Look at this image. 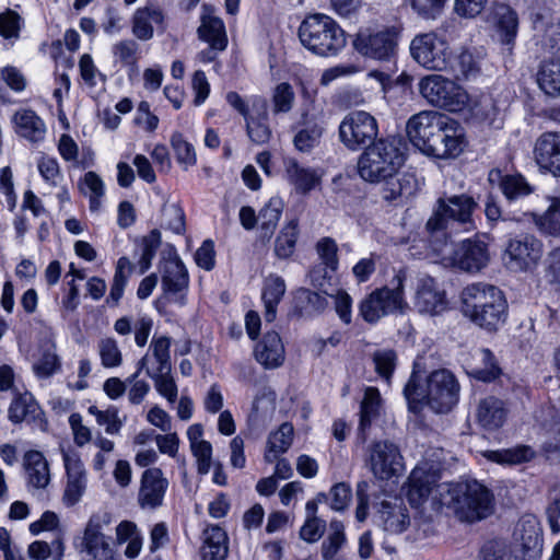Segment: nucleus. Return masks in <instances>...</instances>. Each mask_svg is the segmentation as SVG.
Here are the masks:
<instances>
[{
    "instance_id": "nucleus-57",
    "label": "nucleus",
    "mask_w": 560,
    "mask_h": 560,
    "mask_svg": "<svg viewBox=\"0 0 560 560\" xmlns=\"http://www.w3.org/2000/svg\"><path fill=\"white\" fill-rule=\"evenodd\" d=\"M293 427L291 423H282L268 439L269 452L284 453L292 444Z\"/></svg>"
},
{
    "instance_id": "nucleus-1",
    "label": "nucleus",
    "mask_w": 560,
    "mask_h": 560,
    "mask_svg": "<svg viewBox=\"0 0 560 560\" xmlns=\"http://www.w3.org/2000/svg\"><path fill=\"white\" fill-rule=\"evenodd\" d=\"M410 142L422 153L436 159H453L465 148L463 128L448 116L435 110H423L407 122Z\"/></svg>"
},
{
    "instance_id": "nucleus-30",
    "label": "nucleus",
    "mask_w": 560,
    "mask_h": 560,
    "mask_svg": "<svg viewBox=\"0 0 560 560\" xmlns=\"http://www.w3.org/2000/svg\"><path fill=\"white\" fill-rule=\"evenodd\" d=\"M467 368L470 376L482 382H492L502 373L494 354L487 348L475 349Z\"/></svg>"
},
{
    "instance_id": "nucleus-22",
    "label": "nucleus",
    "mask_w": 560,
    "mask_h": 560,
    "mask_svg": "<svg viewBox=\"0 0 560 560\" xmlns=\"http://www.w3.org/2000/svg\"><path fill=\"white\" fill-rule=\"evenodd\" d=\"M13 131L31 143L45 139L47 128L45 121L31 108H20L11 117Z\"/></svg>"
},
{
    "instance_id": "nucleus-44",
    "label": "nucleus",
    "mask_w": 560,
    "mask_h": 560,
    "mask_svg": "<svg viewBox=\"0 0 560 560\" xmlns=\"http://www.w3.org/2000/svg\"><path fill=\"white\" fill-rule=\"evenodd\" d=\"M469 108L471 115L482 121H488L492 125L499 114V108L489 94H481L477 97L469 96V104L466 106Z\"/></svg>"
},
{
    "instance_id": "nucleus-59",
    "label": "nucleus",
    "mask_w": 560,
    "mask_h": 560,
    "mask_svg": "<svg viewBox=\"0 0 560 560\" xmlns=\"http://www.w3.org/2000/svg\"><path fill=\"white\" fill-rule=\"evenodd\" d=\"M316 250L326 268L336 271L338 268V246L334 238L323 237L316 244Z\"/></svg>"
},
{
    "instance_id": "nucleus-50",
    "label": "nucleus",
    "mask_w": 560,
    "mask_h": 560,
    "mask_svg": "<svg viewBox=\"0 0 560 560\" xmlns=\"http://www.w3.org/2000/svg\"><path fill=\"white\" fill-rule=\"evenodd\" d=\"M295 93L288 82L276 85L272 91V112L275 115L287 114L293 108Z\"/></svg>"
},
{
    "instance_id": "nucleus-56",
    "label": "nucleus",
    "mask_w": 560,
    "mask_h": 560,
    "mask_svg": "<svg viewBox=\"0 0 560 560\" xmlns=\"http://www.w3.org/2000/svg\"><path fill=\"white\" fill-rule=\"evenodd\" d=\"M171 144L177 162L184 165L185 168L196 164L197 158L195 149L191 143L184 139L182 133H174L171 138Z\"/></svg>"
},
{
    "instance_id": "nucleus-4",
    "label": "nucleus",
    "mask_w": 560,
    "mask_h": 560,
    "mask_svg": "<svg viewBox=\"0 0 560 560\" xmlns=\"http://www.w3.org/2000/svg\"><path fill=\"white\" fill-rule=\"evenodd\" d=\"M463 314L488 331H495L505 323L508 302L495 285L476 282L464 288L460 294Z\"/></svg>"
},
{
    "instance_id": "nucleus-13",
    "label": "nucleus",
    "mask_w": 560,
    "mask_h": 560,
    "mask_svg": "<svg viewBox=\"0 0 560 560\" xmlns=\"http://www.w3.org/2000/svg\"><path fill=\"white\" fill-rule=\"evenodd\" d=\"M378 124L374 116L364 110H352L341 120L338 129L340 142L351 151H358L374 142Z\"/></svg>"
},
{
    "instance_id": "nucleus-20",
    "label": "nucleus",
    "mask_w": 560,
    "mask_h": 560,
    "mask_svg": "<svg viewBox=\"0 0 560 560\" xmlns=\"http://www.w3.org/2000/svg\"><path fill=\"white\" fill-rule=\"evenodd\" d=\"M8 417L12 423L26 422L43 431L48 425L44 411L28 392L19 394L13 398L9 407Z\"/></svg>"
},
{
    "instance_id": "nucleus-52",
    "label": "nucleus",
    "mask_w": 560,
    "mask_h": 560,
    "mask_svg": "<svg viewBox=\"0 0 560 560\" xmlns=\"http://www.w3.org/2000/svg\"><path fill=\"white\" fill-rule=\"evenodd\" d=\"M89 413L94 416L100 425L105 427L108 434H118L122 428V421L119 418L118 409L114 406L106 410H100L96 406H90Z\"/></svg>"
},
{
    "instance_id": "nucleus-48",
    "label": "nucleus",
    "mask_w": 560,
    "mask_h": 560,
    "mask_svg": "<svg viewBox=\"0 0 560 560\" xmlns=\"http://www.w3.org/2000/svg\"><path fill=\"white\" fill-rule=\"evenodd\" d=\"M116 62L135 70L140 59L139 44L133 39H122L112 48Z\"/></svg>"
},
{
    "instance_id": "nucleus-41",
    "label": "nucleus",
    "mask_w": 560,
    "mask_h": 560,
    "mask_svg": "<svg viewBox=\"0 0 560 560\" xmlns=\"http://www.w3.org/2000/svg\"><path fill=\"white\" fill-rule=\"evenodd\" d=\"M299 236V222L296 219L289 221L280 231L275 242V254L280 259L291 257L295 250Z\"/></svg>"
},
{
    "instance_id": "nucleus-7",
    "label": "nucleus",
    "mask_w": 560,
    "mask_h": 560,
    "mask_svg": "<svg viewBox=\"0 0 560 560\" xmlns=\"http://www.w3.org/2000/svg\"><path fill=\"white\" fill-rule=\"evenodd\" d=\"M298 35L307 50L320 57L336 56L347 45L345 31L332 18L324 13L305 16Z\"/></svg>"
},
{
    "instance_id": "nucleus-39",
    "label": "nucleus",
    "mask_w": 560,
    "mask_h": 560,
    "mask_svg": "<svg viewBox=\"0 0 560 560\" xmlns=\"http://www.w3.org/2000/svg\"><path fill=\"white\" fill-rule=\"evenodd\" d=\"M537 82L547 95H560V58L541 63L537 73Z\"/></svg>"
},
{
    "instance_id": "nucleus-3",
    "label": "nucleus",
    "mask_w": 560,
    "mask_h": 560,
    "mask_svg": "<svg viewBox=\"0 0 560 560\" xmlns=\"http://www.w3.org/2000/svg\"><path fill=\"white\" fill-rule=\"evenodd\" d=\"M419 362L413 364V372L404 388L405 398L409 409L420 411L428 405L438 413L448 412L458 401L459 384L456 377L447 370L433 371L427 378L425 385L416 371Z\"/></svg>"
},
{
    "instance_id": "nucleus-17",
    "label": "nucleus",
    "mask_w": 560,
    "mask_h": 560,
    "mask_svg": "<svg viewBox=\"0 0 560 560\" xmlns=\"http://www.w3.org/2000/svg\"><path fill=\"white\" fill-rule=\"evenodd\" d=\"M171 338L166 336L153 337L147 353L138 361V372L145 371L149 377L172 372Z\"/></svg>"
},
{
    "instance_id": "nucleus-54",
    "label": "nucleus",
    "mask_w": 560,
    "mask_h": 560,
    "mask_svg": "<svg viewBox=\"0 0 560 560\" xmlns=\"http://www.w3.org/2000/svg\"><path fill=\"white\" fill-rule=\"evenodd\" d=\"M97 349L104 368L113 369L121 365L122 354L114 338L106 337L101 339L98 341Z\"/></svg>"
},
{
    "instance_id": "nucleus-49",
    "label": "nucleus",
    "mask_w": 560,
    "mask_h": 560,
    "mask_svg": "<svg viewBox=\"0 0 560 560\" xmlns=\"http://www.w3.org/2000/svg\"><path fill=\"white\" fill-rule=\"evenodd\" d=\"M61 362L56 353L55 346H50L40 352V355L33 364V371L39 378H48L57 373Z\"/></svg>"
},
{
    "instance_id": "nucleus-43",
    "label": "nucleus",
    "mask_w": 560,
    "mask_h": 560,
    "mask_svg": "<svg viewBox=\"0 0 560 560\" xmlns=\"http://www.w3.org/2000/svg\"><path fill=\"white\" fill-rule=\"evenodd\" d=\"M329 527L330 533L322 542L320 547V553L324 560H334L347 541L345 527L340 521L332 520Z\"/></svg>"
},
{
    "instance_id": "nucleus-32",
    "label": "nucleus",
    "mask_w": 560,
    "mask_h": 560,
    "mask_svg": "<svg viewBox=\"0 0 560 560\" xmlns=\"http://www.w3.org/2000/svg\"><path fill=\"white\" fill-rule=\"evenodd\" d=\"M284 174L287 180L294 186L300 194H307L314 189L320 180L314 168L304 167L293 158L284 160Z\"/></svg>"
},
{
    "instance_id": "nucleus-35",
    "label": "nucleus",
    "mask_w": 560,
    "mask_h": 560,
    "mask_svg": "<svg viewBox=\"0 0 560 560\" xmlns=\"http://www.w3.org/2000/svg\"><path fill=\"white\" fill-rule=\"evenodd\" d=\"M287 290L283 278L278 275H269L265 281L261 291V300L265 306V319L273 322L277 316V307L281 302Z\"/></svg>"
},
{
    "instance_id": "nucleus-11",
    "label": "nucleus",
    "mask_w": 560,
    "mask_h": 560,
    "mask_svg": "<svg viewBox=\"0 0 560 560\" xmlns=\"http://www.w3.org/2000/svg\"><path fill=\"white\" fill-rule=\"evenodd\" d=\"M544 254V244L532 234L511 237L502 253L503 266L511 272L533 271Z\"/></svg>"
},
{
    "instance_id": "nucleus-18",
    "label": "nucleus",
    "mask_w": 560,
    "mask_h": 560,
    "mask_svg": "<svg viewBox=\"0 0 560 560\" xmlns=\"http://www.w3.org/2000/svg\"><path fill=\"white\" fill-rule=\"evenodd\" d=\"M376 518L380 526L385 532L392 534H400L405 532L409 524L410 517L402 499L394 497L376 503Z\"/></svg>"
},
{
    "instance_id": "nucleus-21",
    "label": "nucleus",
    "mask_w": 560,
    "mask_h": 560,
    "mask_svg": "<svg viewBox=\"0 0 560 560\" xmlns=\"http://www.w3.org/2000/svg\"><path fill=\"white\" fill-rule=\"evenodd\" d=\"M453 264L468 272H477L489 261L487 244L481 241L466 240L462 242L452 256Z\"/></svg>"
},
{
    "instance_id": "nucleus-29",
    "label": "nucleus",
    "mask_w": 560,
    "mask_h": 560,
    "mask_svg": "<svg viewBox=\"0 0 560 560\" xmlns=\"http://www.w3.org/2000/svg\"><path fill=\"white\" fill-rule=\"evenodd\" d=\"M492 14L500 42L511 51L518 30L517 13L505 3H497Z\"/></svg>"
},
{
    "instance_id": "nucleus-40",
    "label": "nucleus",
    "mask_w": 560,
    "mask_h": 560,
    "mask_svg": "<svg viewBox=\"0 0 560 560\" xmlns=\"http://www.w3.org/2000/svg\"><path fill=\"white\" fill-rule=\"evenodd\" d=\"M324 133V127L316 122L306 120L293 138V143L300 152H311L320 142Z\"/></svg>"
},
{
    "instance_id": "nucleus-2",
    "label": "nucleus",
    "mask_w": 560,
    "mask_h": 560,
    "mask_svg": "<svg viewBox=\"0 0 560 560\" xmlns=\"http://www.w3.org/2000/svg\"><path fill=\"white\" fill-rule=\"evenodd\" d=\"M477 207L475 199L465 194L439 198L425 225L432 250L443 254L452 232L475 230L474 212Z\"/></svg>"
},
{
    "instance_id": "nucleus-62",
    "label": "nucleus",
    "mask_w": 560,
    "mask_h": 560,
    "mask_svg": "<svg viewBox=\"0 0 560 560\" xmlns=\"http://www.w3.org/2000/svg\"><path fill=\"white\" fill-rule=\"evenodd\" d=\"M154 382L155 389L160 395L165 397L171 404L177 399V385L172 376V372L167 374H159L158 376L150 377Z\"/></svg>"
},
{
    "instance_id": "nucleus-14",
    "label": "nucleus",
    "mask_w": 560,
    "mask_h": 560,
    "mask_svg": "<svg viewBox=\"0 0 560 560\" xmlns=\"http://www.w3.org/2000/svg\"><path fill=\"white\" fill-rule=\"evenodd\" d=\"M412 58L422 67L434 71H446L451 52L447 43L434 32L417 35L410 44Z\"/></svg>"
},
{
    "instance_id": "nucleus-42",
    "label": "nucleus",
    "mask_w": 560,
    "mask_h": 560,
    "mask_svg": "<svg viewBox=\"0 0 560 560\" xmlns=\"http://www.w3.org/2000/svg\"><path fill=\"white\" fill-rule=\"evenodd\" d=\"M534 28L540 34L541 47L551 54L560 50V23L545 21L542 16L537 15L534 21Z\"/></svg>"
},
{
    "instance_id": "nucleus-38",
    "label": "nucleus",
    "mask_w": 560,
    "mask_h": 560,
    "mask_svg": "<svg viewBox=\"0 0 560 560\" xmlns=\"http://www.w3.org/2000/svg\"><path fill=\"white\" fill-rule=\"evenodd\" d=\"M283 211V202L280 198H271L259 211V238L269 242L272 237Z\"/></svg>"
},
{
    "instance_id": "nucleus-9",
    "label": "nucleus",
    "mask_w": 560,
    "mask_h": 560,
    "mask_svg": "<svg viewBox=\"0 0 560 560\" xmlns=\"http://www.w3.org/2000/svg\"><path fill=\"white\" fill-rule=\"evenodd\" d=\"M110 518L107 514H93L85 525L83 535L74 542L82 560H120L116 544L105 533Z\"/></svg>"
},
{
    "instance_id": "nucleus-53",
    "label": "nucleus",
    "mask_w": 560,
    "mask_h": 560,
    "mask_svg": "<svg viewBox=\"0 0 560 560\" xmlns=\"http://www.w3.org/2000/svg\"><path fill=\"white\" fill-rule=\"evenodd\" d=\"M372 360L375 372L389 383L397 364L396 352L393 349L376 350L372 355Z\"/></svg>"
},
{
    "instance_id": "nucleus-33",
    "label": "nucleus",
    "mask_w": 560,
    "mask_h": 560,
    "mask_svg": "<svg viewBox=\"0 0 560 560\" xmlns=\"http://www.w3.org/2000/svg\"><path fill=\"white\" fill-rule=\"evenodd\" d=\"M164 15L162 11L153 7L139 8L132 16V34L139 40H149L153 37V24L163 23Z\"/></svg>"
},
{
    "instance_id": "nucleus-63",
    "label": "nucleus",
    "mask_w": 560,
    "mask_h": 560,
    "mask_svg": "<svg viewBox=\"0 0 560 560\" xmlns=\"http://www.w3.org/2000/svg\"><path fill=\"white\" fill-rule=\"evenodd\" d=\"M37 167L44 180L52 186H56L62 177L59 164L55 158L42 156L38 160Z\"/></svg>"
},
{
    "instance_id": "nucleus-58",
    "label": "nucleus",
    "mask_w": 560,
    "mask_h": 560,
    "mask_svg": "<svg viewBox=\"0 0 560 560\" xmlns=\"http://www.w3.org/2000/svg\"><path fill=\"white\" fill-rule=\"evenodd\" d=\"M447 0H404V3L423 19L435 20L443 11Z\"/></svg>"
},
{
    "instance_id": "nucleus-23",
    "label": "nucleus",
    "mask_w": 560,
    "mask_h": 560,
    "mask_svg": "<svg viewBox=\"0 0 560 560\" xmlns=\"http://www.w3.org/2000/svg\"><path fill=\"white\" fill-rule=\"evenodd\" d=\"M416 306L421 313L439 315L447 307V302L443 291L438 289L436 282L431 277L420 279Z\"/></svg>"
},
{
    "instance_id": "nucleus-16",
    "label": "nucleus",
    "mask_w": 560,
    "mask_h": 560,
    "mask_svg": "<svg viewBox=\"0 0 560 560\" xmlns=\"http://www.w3.org/2000/svg\"><path fill=\"white\" fill-rule=\"evenodd\" d=\"M168 480L161 468H147L140 478L137 503L143 511H155L163 506Z\"/></svg>"
},
{
    "instance_id": "nucleus-10",
    "label": "nucleus",
    "mask_w": 560,
    "mask_h": 560,
    "mask_svg": "<svg viewBox=\"0 0 560 560\" xmlns=\"http://www.w3.org/2000/svg\"><path fill=\"white\" fill-rule=\"evenodd\" d=\"M419 92L432 106L457 113L469 104L468 93L453 80L429 74L419 81Z\"/></svg>"
},
{
    "instance_id": "nucleus-34",
    "label": "nucleus",
    "mask_w": 560,
    "mask_h": 560,
    "mask_svg": "<svg viewBox=\"0 0 560 560\" xmlns=\"http://www.w3.org/2000/svg\"><path fill=\"white\" fill-rule=\"evenodd\" d=\"M382 407V398L376 387H368L360 407V422L358 439L364 443L366 441V430L371 423L378 418Z\"/></svg>"
},
{
    "instance_id": "nucleus-28",
    "label": "nucleus",
    "mask_w": 560,
    "mask_h": 560,
    "mask_svg": "<svg viewBox=\"0 0 560 560\" xmlns=\"http://www.w3.org/2000/svg\"><path fill=\"white\" fill-rule=\"evenodd\" d=\"M27 486L33 489H45L50 481L49 464L39 451H27L23 456Z\"/></svg>"
},
{
    "instance_id": "nucleus-64",
    "label": "nucleus",
    "mask_w": 560,
    "mask_h": 560,
    "mask_svg": "<svg viewBox=\"0 0 560 560\" xmlns=\"http://www.w3.org/2000/svg\"><path fill=\"white\" fill-rule=\"evenodd\" d=\"M141 372L138 370L130 375L126 382L131 384L128 390V399L132 405H139L143 401L144 397L150 392V385L143 380H138Z\"/></svg>"
},
{
    "instance_id": "nucleus-61",
    "label": "nucleus",
    "mask_w": 560,
    "mask_h": 560,
    "mask_svg": "<svg viewBox=\"0 0 560 560\" xmlns=\"http://www.w3.org/2000/svg\"><path fill=\"white\" fill-rule=\"evenodd\" d=\"M190 451L196 458L197 462V471L200 475H207L211 468L212 462V445L210 442L206 441L202 443H198L190 447Z\"/></svg>"
},
{
    "instance_id": "nucleus-25",
    "label": "nucleus",
    "mask_w": 560,
    "mask_h": 560,
    "mask_svg": "<svg viewBox=\"0 0 560 560\" xmlns=\"http://www.w3.org/2000/svg\"><path fill=\"white\" fill-rule=\"evenodd\" d=\"M198 36L211 47L225 50L228 36L223 21L214 15L213 9L207 4L202 7L201 24Z\"/></svg>"
},
{
    "instance_id": "nucleus-36",
    "label": "nucleus",
    "mask_w": 560,
    "mask_h": 560,
    "mask_svg": "<svg viewBox=\"0 0 560 560\" xmlns=\"http://www.w3.org/2000/svg\"><path fill=\"white\" fill-rule=\"evenodd\" d=\"M203 536L201 559L225 560L229 551L226 533L220 526L212 525L205 529Z\"/></svg>"
},
{
    "instance_id": "nucleus-37",
    "label": "nucleus",
    "mask_w": 560,
    "mask_h": 560,
    "mask_svg": "<svg viewBox=\"0 0 560 560\" xmlns=\"http://www.w3.org/2000/svg\"><path fill=\"white\" fill-rule=\"evenodd\" d=\"M383 182L385 185L382 188V198L388 202L407 198L417 190V179L410 173H404L398 177L392 176Z\"/></svg>"
},
{
    "instance_id": "nucleus-55",
    "label": "nucleus",
    "mask_w": 560,
    "mask_h": 560,
    "mask_svg": "<svg viewBox=\"0 0 560 560\" xmlns=\"http://www.w3.org/2000/svg\"><path fill=\"white\" fill-rule=\"evenodd\" d=\"M535 451L527 445H517L513 448L493 453V459L502 464L516 465L529 462L535 457Z\"/></svg>"
},
{
    "instance_id": "nucleus-27",
    "label": "nucleus",
    "mask_w": 560,
    "mask_h": 560,
    "mask_svg": "<svg viewBox=\"0 0 560 560\" xmlns=\"http://www.w3.org/2000/svg\"><path fill=\"white\" fill-rule=\"evenodd\" d=\"M246 120V130L249 139L256 144H265L270 140L271 130L268 125L267 102L264 98H255L252 112Z\"/></svg>"
},
{
    "instance_id": "nucleus-51",
    "label": "nucleus",
    "mask_w": 560,
    "mask_h": 560,
    "mask_svg": "<svg viewBox=\"0 0 560 560\" xmlns=\"http://www.w3.org/2000/svg\"><path fill=\"white\" fill-rule=\"evenodd\" d=\"M409 497L411 501L415 500V495H418L419 499H424L431 492L433 479L422 467L417 466L409 476Z\"/></svg>"
},
{
    "instance_id": "nucleus-12",
    "label": "nucleus",
    "mask_w": 560,
    "mask_h": 560,
    "mask_svg": "<svg viewBox=\"0 0 560 560\" xmlns=\"http://www.w3.org/2000/svg\"><path fill=\"white\" fill-rule=\"evenodd\" d=\"M398 33L395 27H361L352 42L361 56L375 60H389L396 52Z\"/></svg>"
},
{
    "instance_id": "nucleus-31",
    "label": "nucleus",
    "mask_w": 560,
    "mask_h": 560,
    "mask_svg": "<svg viewBox=\"0 0 560 560\" xmlns=\"http://www.w3.org/2000/svg\"><path fill=\"white\" fill-rule=\"evenodd\" d=\"M161 272L164 292L176 294L187 289L189 283L188 271L177 256L165 259Z\"/></svg>"
},
{
    "instance_id": "nucleus-5",
    "label": "nucleus",
    "mask_w": 560,
    "mask_h": 560,
    "mask_svg": "<svg viewBox=\"0 0 560 560\" xmlns=\"http://www.w3.org/2000/svg\"><path fill=\"white\" fill-rule=\"evenodd\" d=\"M441 503L465 522L483 520L493 512V495L477 480L450 483L439 490Z\"/></svg>"
},
{
    "instance_id": "nucleus-19",
    "label": "nucleus",
    "mask_w": 560,
    "mask_h": 560,
    "mask_svg": "<svg viewBox=\"0 0 560 560\" xmlns=\"http://www.w3.org/2000/svg\"><path fill=\"white\" fill-rule=\"evenodd\" d=\"M533 154L540 170L560 176V132L541 133L535 141Z\"/></svg>"
},
{
    "instance_id": "nucleus-24",
    "label": "nucleus",
    "mask_w": 560,
    "mask_h": 560,
    "mask_svg": "<svg viewBox=\"0 0 560 560\" xmlns=\"http://www.w3.org/2000/svg\"><path fill=\"white\" fill-rule=\"evenodd\" d=\"M255 359L265 369H277L284 362V346L278 332L268 331L256 345Z\"/></svg>"
},
{
    "instance_id": "nucleus-6",
    "label": "nucleus",
    "mask_w": 560,
    "mask_h": 560,
    "mask_svg": "<svg viewBox=\"0 0 560 560\" xmlns=\"http://www.w3.org/2000/svg\"><path fill=\"white\" fill-rule=\"evenodd\" d=\"M405 163L400 140L384 138L372 142L358 160V173L369 183H380L397 174Z\"/></svg>"
},
{
    "instance_id": "nucleus-46",
    "label": "nucleus",
    "mask_w": 560,
    "mask_h": 560,
    "mask_svg": "<svg viewBox=\"0 0 560 560\" xmlns=\"http://www.w3.org/2000/svg\"><path fill=\"white\" fill-rule=\"evenodd\" d=\"M80 190L82 194L89 196L90 210L96 212L101 208V199L105 194V187L102 178L95 172L85 173L82 182L80 183Z\"/></svg>"
},
{
    "instance_id": "nucleus-47",
    "label": "nucleus",
    "mask_w": 560,
    "mask_h": 560,
    "mask_svg": "<svg viewBox=\"0 0 560 560\" xmlns=\"http://www.w3.org/2000/svg\"><path fill=\"white\" fill-rule=\"evenodd\" d=\"M533 217L542 234L560 237V200H553L542 215Z\"/></svg>"
},
{
    "instance_id": "nucleus-60",
    "label": "nucleus",
    "mask_w": 560,
    "mask_h": 560,
    "mask_svg": "<svg viewBox=\"0 0 560 560\" xmlns=\"http://www.w3.org/2000/svg\"><path fill=\"white\" fill-rule=\"evenodd\" d=\"M79 69L82 80L90 88L96 86L98 81L103 83L106 81V77L97 69L89 54L81 56Z\"/></svg>"
},
{
    "instance_id": "nucleus-15",
    "label": "nucleus",
    "mask_w": 560,
    "mask_h": 560,
    "mask_svg": "<svg viewBox=\"0 0 560 560\" xmlns=\"http://www.w3.org/2000/svg\"><path fill=\"white\" fill-rule=\"evenodd\" d=\"M366 465L380 480H389L405 469L400 448L388 440L375 441L368 447Z\"/></svg>"
},
{
    "instance_id": "nucleus-8",
    "label": "nucleus",
    "mask_w": 560,
    "mask_h": 560,
    "mask_svg": "<svg viewBox=\"0 0 560 560\" xmlns=\"http://www.w3.org/2000/svg\"><path fill=\"white\" fill-rule=\"evenodd\" d=\"M406 273L399 270L389 285L373 290L359 304L360 316L369 324H376L382 317L402 312L407 306L404 294Z\"/></svg>"
},
{
    "instance_id": "nucleus-45",
    "label": "nucleus",
    "mask_w": 560,
    "mask_h": 560,
    "mask_svg": "<svg viewBox=\"0 0 560 560\" xmlns=\"http://www.w3.org/2000/svg\"><path fill=\"white\" fill-rule=\"evenodd\" d=\"M500 189L509 201L526 197L534 191V187L521 174L503 176L500 180Z\"/></svg>"
},
{
    "instance_id": "nucleus-26",
    "label": "nucleus",
    "mask_w": 560,
    "mask_h": 560,
    "mask_svg": "<svg viewBox=\"0 0 560 560\" xmlns=\"http://www.w3.org/2000/svg\"><path fill=\"white\" fill-rule=\"evenodd\" d=\"M508 417L505 402L494 396L481 399L477 406L476 418L485 430L494 431L501 428Z\"/></svg>"
}]
</instances>
